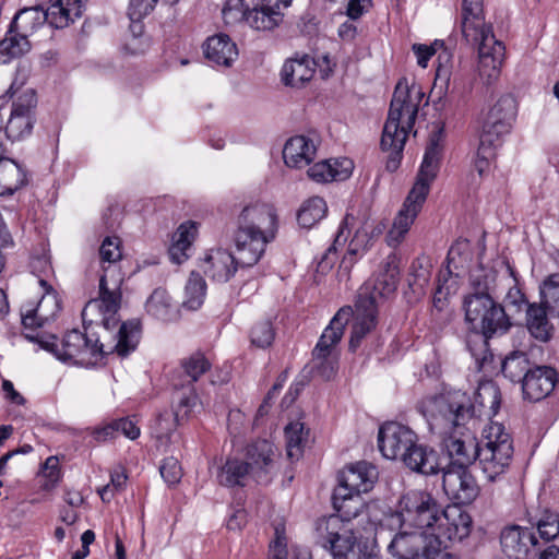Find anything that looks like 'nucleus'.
Instances as JSON below:
<instances>
[{
	"mask_svg": "<svg viewBox=\"0 0 559 559\" xmlns=\"http://www.w3.org/2000/svg\"><path fill=\"white\" fill-rule=\"evenodd\" d=\"M287 544L284 527H275V539L270 544L269 559H286Z\"/></svg>",
	"mask_w": 559,
	"mask_h": 559,
	"instance_id": "obj_60",
	"label": "nucleus"
},
{
	"mask_svg": "<svg viewBox=\"0 0 559 559\" xmlns=\"http://www.w3.org/2000/svg\"><path fill=\"white\" fill-rule=\"evenodd\" d=\"M252 478L250 466L238 457L227 459L217 473V481L225 487H243Z\"/></svg>",
	"mask_w": 559,
	"mask_h": 559,
	"instance_id": "obj_39",
	"label": "nucleus"
},
{
	"mask_svg": "<svg viewBox=\"0 0 559 559\" xmlns=\"http://www.w3.org/2000/svg\"><path fill=\"white\" fill-rule=\"evenodd\" d=\"M332 502L337 514L321 518L316 522L314 540L319 544V530L330 521L336 522L338 525L337 537L330 538L333 546H338L343 537H347L350 544V552L357 540L355 525L353 520L365 514L368 518L367 509L361 495L349 491L346 487H335L332 496Z\"/></svg>",
	"mask_w": 559,
	"mask_h": 559,
	"instance_id": "obj_8",
	"label": "nucleus"
},
{
	"mask_svg": "<svg viewBox=\"0 0 559 559\" xmlns=\"http://www.w3.org/2000/svg\"><path fill=\"white\" fill-rule=\"evenodd\" d=\"M242 19L253 29L272 31L283 21L278 1L260 0L242 12Z\"/></svg>",
	"mask_w": 559,
	"mask_h": 559,
	"instance_id": "obj_26",
	"label": "nucleus"
},
{
	"mask_svg": "<svg viewBox=\"0 0 559 559\" xmlns=\"http://www.w3.org/2000/svg\"><path fill=\"white\" fill-rule=\"evenodd\" d=\"M183 392H178L174 396L173 415L177 421H187L192 409L198 403V394L194 388H186Z\"/></svg>",
	"mask_w": 559,
	"mask_h": 559,
	"instance_id": "obj_49",
	"label": "nucleus"
},
{
	"mask_svg": "<svg viewBox=\"0 0 559 559\" xmlns=\"http://www.w3.org/2000/svg\"><path fill=\"white\" fill-rule=\"evenodd\" d=\"M201 269L212 281L228 282L236 273L238 266L249 267L239 261V253L233 255L226 249L210 250L201 262Z\"/></svg>",
	"mask_w": 559,
	"mask_h": 559,
	"instance_id": "obj_22",
	"label": "nucleus"
},
{
	"mask_svg": "<svg viewBox=\"0 0 559 559\" xmlns=\"http://www.w3.org/2000/svg\"><path fill=\"white\" fill-rule=\"evenodd\" d=\"M197 236V225L193 222L182 223L173 236L169 257L173 262L181 264L189 257L192 242Z\"/></svg>",
	"mask_w": 559,
	"mask_h": 559,
	"instance_id": "obj_40",
	"label": "nucleus"
},
{
	"mask_svg": "<svg viewBox=\"0 0 559 559\" xmlns=\"http://www.w3.org/2000/svg\"><path fill=\"white\" fill-rule=\"evenodd\" d=\"M408 528H401L394 535L388 549L390 554L397 559H423L426 549L430 546L428 542L429 536L426 532L407 531Z\"/></svg>",
	"mask_w": 559,
	"mask_h": 559,
	"instance_id": "obj_24",
	"label": "nucleus"
},
{
	"mask_svg": "<svg viewBox=\"0 0 559 559\" xmlns=\"http://www.w3.org/2000/svg\"><path fill=\"white\" fill-rule=\"evenodd\" d=\"M206 295V283L198 272H191L185 286L183 306L190 310L199 309Z\"/></svg>",
	"mask_w": 559,
	"mask_h": 559,
	"instance_id": "obj_46",
	"label": "nucleus"
},
{
	"mask_svg": "<svg viewBox=\"0 0 559 559\" xmlns=\"http://www.w3.org/2000/svg\"><path fill=\"white\" fill-rule=\"evenodd\" d=\"M473 292L465 296L463 309L465 321L473 332L467 341V346L476 360L485 359L472 343H479L480 352H485L488 340L497 334L507 333L512 323L502 305L497 302L489 294L487 281H481L480 275L472 277Z\"/></svg>",
	"mask_w": 559,
	"mask_h": 559,
	"instance_id": "obj_2",
	"label": "nucleus"
},
{
	"mask_svg": "<svg viewBox=\"0 0 559 559\" xmlns=\"http://www.w3.org/2000/svg\"><path fill=\"white\" fill-rule=\"evenodd\" d=\"M275 338V329L269 318L261 319L254 323L250 331L251 344L259 348H266L272 345Z\"/></svg>",
	"mask_w": 559,
	"mask_h": 559,
	"instance_id": "obj_53",
	"label": "nucleus"
},
{
	"mask_svg": "<svg viewBox=\"0 0 559 559\" xmlns=\"http://www.w3.org/2000/svg\"><path fill=\"white\" fill-rule=\"evenodd\" d=\"M423 97L420 86L409 85L405 78L399 80L380 142L381 148L390 152L385 165L389 171H395L400 166L408 132L415 124Z\"/></svg>",
	"mask_w": 559,
	"mask_h": 559,
	"instance_id": "obj_3",
	"label": "nucleus"
},
{
	"mask_svg": "<svg viewBox=\"0 0 559 559\" xmlns=\"http://www.w3.org/2000/svg\"><path fill=\"white\" fill-rule=\"evenodd\" d=\"M287 456L292 460L299 459L302 454L304 442L306 441L305 427L302 423H290L285 428Z\"/></svg>",
	"mask_w": 559,
	"mask_h": 559,
	"instance_id": "obj_50",
	"label": "nucleus"
},
{
	"mask_svg": "<svg viewBox=\"0 0 559 559\" xmlns=\"http://www.w3.org/2000/svg\"><path fill=\"white\" fill-rule=\"evenodd\" d=\"M29 269L31 272L38 278L39 285L47 289V278L52 273V266L49 257L45 253L32 257L29 261Z\"/></svg>",
	"mask_w": 559,
	"mask_h": 559,
	"instance_id": "obj_57",
	"label": "nucleus"
},
{
	"mask_svg": "<svg viewBox=\"0 0 559 559\" xmlns=\"http://www.w3.org/2000/svg\"><path fill=\"white\" fill-rule=\"evenodd\" d=\"M400 262L401 259L396 253H390L381 263L379 273L374 283L366 284L360 289H368L376 297V305L392 293H394L400 283Z\"/></svg>",
	"mask_w": 559,
	"mask_h": 559,
	"instance_id": "obj_25",
	"label": "nucleus"
},
{
	"mask_svg": "<svg viewBox=\"0 0 559 559\" xmlns=\"http://www.w3.org/2000/svg\"><path fill=\"white\" fill-rule=\"evenodd\" d=\"M354 164L349 158L325 159L312 165L307 174L309 178L319 183L341 181L349 178Z\"/></svg>",
	"mask_w": 559,
	"mask_h": 559,
	"instance_id": "obj_33",
	"label": "nucleus"
},
{
	"mask_svg": "<svg viewBox=\"0 0 559 559\" xmlns=\"http://www.w3.org/2000/svg\"><path fill=\"white\" fill-rule=\"evenodd\" d=\"M146 312L157 320L167 322L175 320L178 316L176 305L167 290L156 288L146 301Z\"/></svg>",
	"mask_w": 559,
	"mask_h": 559,
	"instance_id": "obj_43",
	"label": "nucleus"
},
{
	"mask_svg": "<svg viewBox=\"0 0 559 559\" xmlns=\"http://www.w3.org/2000/svg\"><path fill=\"white\" fill-rule=\"evenodd\" d=\"M502 552L509 559H535L542 549L533 527L510 524L504 526L499 535Z\"/></svg>",
	"mask_w": 559,
	"mask_h": 559,
	"instance_id": "obj_10",
	"label": "nucleus"
},
{
	"mask_svg": "<svg viewBox=\"0 0 559 559\" xmlns=\"http://www.w3.org/2000/svg\"><path fill=\"white\" fill-rule=\"evenodd\" d=\"M415 440H417L416 433L396 421L383 424L378 433L379 450L384 457L390 460L401 459L405 455Z\"/></svg>",
	"mask_w": 559,
	"mask_h": 559,
	"instance_id": "obj_21",
	"label": "nucleus"
},
{
	"mask_svg": "<svg viewBox=\"0 0 559 559\" xmlns=\"http://www.w3.org/2000/svg\"><path fill=\"white\" fill-rule=\"evenodd\" d=\"M501 393L499 388L487 382L480 384L475 393L474 402L466 405L463 401L450 400L445 396H435L424 400L418 408L427 418L429 424L439 425V421L445 425H460L465 419L475 417L491 418L500 409Z\"/></svg>",
	"mask_w": 559,
	"mask_h": 559,
	"instance_id": "obj_5",
	"label": "nucleus"
},
{
	"mask_svg": "<svg viewBox=\"0 0 559 559\" xmlns=\"http://www.w3.org/2000/svg\"><path fill=\"white\" fill-rule=\"evenodd\" d=\"M500 145V142L479 136V145L474 162V168L479 176H483L489 170L490 162L496 157V151Z\"/></svg>",
	"mask_w": 559,
	"mask_h": 559,
	"instance_id": "obj_52",
	"label": "nucleus"
},
{
	"mask_svg": "<svg viewBox=\"0 0 559 559\" xmlns=\"http://www.w3.org/2000/svg\"><path fill=\"white\" fill-rule=\"evenodd\" d=\"M515 100L510 95L501 96L488 110L479 136L502 143V138L511 131L515 119Z\"/></svg>",
	"mask_w": 559,
	"mask_h": 559,
	"instance_id": "obj_16",
	"label": "nucleus"
},
{
	"mask_svg": "<svg viewBox=\"0 0 559 559\" xmlns=\"http://www.w3.org/2000/svg\"><path fill=\"white\" fill-rule=\"evenodd\" d=\"M472 530L471 514L460 506H448L440 512L438 525L433 528V538L439 543L462 542L471 535Z\"/></svg>",
	"mask_w": 559,
	"mask_h": 559,
	"instance_id": "obj_18",
	"label": "nucleus"
},
{
	"mask_svg": "<svg viewBox=\"0 0 559 559\" xmlns=\"http://www.w3.org/2000/svg\"><path fill=\"white\" fill-rule=\"evenodd\" d=\"M159 472L164 480L169 485L179 483L182 476L181 466L175 457L165 459L160 465Z\"/></svg>",
	"mask_w": 559,
	"mask_h": 559,
	"instance_id": "obj_59",
	"label": "nucleus"
},
{
	"mask_svg": "<svg viewBox=\"0 0 559 559\" xmlns=\"http://www.w3.org/2000/svg\"><path fill=\"white\" fill-rule=\"evenodd\" d=\"M124 276L120 267H104V273L99 280L98 298L90 300L82 311L83 320H86L88 312L99 309L102 322L97 325L98 330L107 328L112 333L124 322H120L118 311L121 307V286Z\"/></svg>",
	"mask_w": 559,
	"mask_h": 559,
	"instance_id": "obj_9",
	"label": "nucleus"
},
{
	"mask_svg": "<svg viewBox=\"0 0 559 559\" xmlns=\"http://www.w3.org/2000/svg\"><path fill=\"white\" fill-rule=\"evenodd\" d=\"M85 333L78 329L67 332L59 341L55 335L35 336L41 348L52 353L58 359L80 366H94L107 355L126 357L135 350L140 341V322L127 321L112 333L107 328L99 332L85 326Z\"/></svg>",
	"mask_w": 559,
	"mask_h": 559,
	"instance_id": "obj_1",
	"label": "nucleus"
},
{
	"mask_svg": "<svg viewBox=\"0 0 559 559\" xmlns=\"http://www.w3.org/2000/svg\"><path fill=\"white\" fill-rule=\"evenodd\" d=\"M92 435L97 442H106L118 436L114 420L102 427L94 428Z\"/></svg>",
	"mask_w": 559,
	"mask_h": 559,
	"instance_id": "obj_64",
	"label": "nucleus"
},
{
	"mask_svg": "<svg viewBox=\"0 0 559 559\" xmlns=\"http://www.w3.org/2000/svg\"><path fill=\"white\" fill-rule=\"evenodd\" d=\"M442 488L452 506L471 504L479 496L480 488L468 468L448 466L442 474Z\"/></svg>",
	"mask_w": 559,
	"mask_h": 559,
	"instance_id": "obj_14",
	"label": "nucleus"
},
{
	"mask_svg": "<svg viewBox=\"0 0 559 559\" xmlns=\"http://www.w3.org/2000/svg\"><path fill=\"white\" fill-rule=\"evenodd\" d=\"M548 316L549 312L547 308L540 304L533 302L527 305L525 309V322L528 332L535 340L543 343L548 342L555 331Z\"/></svg>",
	"mask_w": 559,
	"mask_h": 559,
	"instance_id": "obj_35",
	"label": "nucleus"
},
{
	"mask_svg": "<svg viewBox=\"0 0 559 559\" xmlns=\"http://www.w3.org/2000/svg\"><path fill=\"white\" fill-rule=\"evenodd\" d=\"M461 32L465 39H476L478 35L492 31L486 24L484 14V0H462Z\"/></svg>",
	"mask_w": 559,
	"mask_h": 559,
	"instance_id": "obj_30",
	"label": "nucleus"
},
{
	"mask_svg": "<svg viewBox=\"0 0 559 559\" xmlns=\"http://www.w3.org/2000/svg\"><path fill=\"white\" fill-rule=\"evenodd\" d=\"M407 467L412 471L432 475L438 473V464L436 461V453L432 450H428L426 447L418 444L417 440L409 447V451L401 457Z\"/></svg>",
	"mask_w": 559,
	"mask_h": 559,
	"instance_id": "obj_38",
	"label": "nucleus"
},
{
	"mask_svg": "<svg viewBox=\"0 0 559 559\" xmlns=\"http://www.w3.org/2000/svg\"><path fill=\"white\" fill-rule=\"evenodd\" d=\"M158 0H129L128 16L131 22H140L156 7Z\"/></svg>",
	"mask_w": 559,
	"mask_h": 559,
	"instance_id": "obj_58",
	"label": "nucleus"
},
{
	"mask_svg": "<svg viewBox=\"0 0 559 559\" xmlns=\"http://www.w3.org/2000/svg\"><path fill=\"white\" fill-rule=\"evenodd\" d=\"M346 229H347V227H346V219H345L342 222V224L338 228V231L334 238L333 243L328 248L324 255L322 257V259L319 262L318 267L322 272L330 270L333 266V264L335 263V261L337 259L336 252H337L338 248H343L348 239L349 230H347L345 233Z\"/></svg>",
	"mask_w": 559,
	"mask_h": 559,
	"instance_id": "obj_54",
	"label": "nucleus"
},
{
	"mask_svg": "<svg viewBox=\"0 0 559 559\" xmlns=\"http://www.w3.org/2000/svg\"><path fill=\"white\" fill-rule=\"evenodd\" d=\"M182 424V421L176 420L175 416L173 415V412H164L159 414L156 420V431L158 433V437L168 438L177 429V427Z\"/></svg>",
	"mask_w": 559,
	"mask_h": 559,
	"instance_id": "obj_61",
	"label": "nucleus"
},
{
	"mask_svg": "<svg viewBox=\"0 0 559 559\" xmlns=\"http://www.w3.org/2000/svg\"><path fill=\"white\" fill-rule=\"evenodd\" d=\"M314 71V61L309 56L290 59L283 66L282 81L285 85L301 87L312 79Z\"/></svg>",
	"mask_w": 559,
	"mask_h": 559,
	"instance_id": "obj_36",
	"label": "nucleus"
},
{
	"mask_svg": "<svg viewBox=\"0 0 559 559\" xmlns=\"http://www.w3.org/2000/svg\"><path fill=\"white\" fill-rule=\"evenodd\" d=\"M211 368L212 364L205 354L197 350L180 360L178 377L174 379L173 385L176 390L193 388V383L199 381Z\"/></svg>",
	"mask_w": 559,
	"mask_h": 559,
	"instance_id": "obj_31",
	"label": "nucleus"
},
{
	"mask_svg": "<svg viewBox=\"0 0 559 559\" xmlns=\"http://www.w3.org/2000/svg\"><path fill=\"white\" fill-rule=\"evenodd\" d=\"M114 423L118 435L121 433L131 440H134L140 436V428L131 418H119L114 420Z\"/></svg>",
	"mask_w": 559,
	"mask_h": 559,
	"instance_id": "obj_63",
	"label": "nucleus"
},
{
	"mask_svg": "<svg viewBox=\"0 0 559 559\" xmlns=\"http://www.w3.org/2000/svg\"><path fill=\"white\" fill-rule=\"evenodd\" d=\"M528 522L530 527H533L535 533L537 532L538 539L544 544L554 540L559 536V513L545 509L540 513L531 515Z\"/></svg>",
	"mask_w": 559,
	"mask_h": 559,
	"instance_id": "obj_42",
	"label": "nucleus"
},
{
	"mask_svg": "<svg viewBox=\"0 0 559 559\" xmlns=\"http://www.w3.org/2000/svg\"><path fill=\"white\" fill-rule=\"evenodd\" d=\"M466 41L477 46L480 80L486 85L493 84L500 76L504 57L503 44L496 39L492 31L478 35L476 39H466Z\"/></svg>",
	"mask_w": 559,
	"mask_h": 559,
	"instance_id": "obj_11",
	"label": "nucleus"
},
{
	"mask_svg": "<svg viewBox=\"0 0 559 559\" xmlns=\"http://www.w3.org/2000/svg\"><path fill=\"white\" fill-rule=\"evenodd\" d=\"M350 318H355L353 324L349 349L355 352L361 344V341L370 333L377 324L378 306L376 305V297L372 296L368 289H359L355 310H353Z\"/></svg>",
	"mask_w": 559,
	"mask_h": 559,
	"instance_id": "obj_19",
	"label": "nucleus"
},
{
	"mask_svg": "<svg viewBox=\"0 0 559 559\" xmlns=\"http://www.w3.org/2000/svg\"><path fill=\"white\" fill-rule=\"evenodd\" d=\"M440 512L436 500L432 501V506L427 507L421 513L415 516L414 523H407L406 528H413L417 532H426V535L433 537V528L437 527L439 522Z\"/></svg>",
	"mask_w": 559,
	"mask_h": 559,
	"instance_id": "obj_51",
	"label": "nucleus"
},
{
	"mask_svg": "<svg viewBox=\"0 0 559 559\" xmlns=\"http://www.w3.org/2000/svg\"><path fill=\"white\" fill-rule=\"evenodd\" d=\"M427 197L428 194L420 186L411 189L385 236L389 247L396 248L403 242L420 213Z\"/></svg>",
	"mask_w": 559,
	"mask_h": 559,
	"instance_id": "obj_12",
	"label": "nucleus"
},
{
	"mask_svg": "<svg viewBox=\"0 0 559 559\" xmlns=\"http://www.w3.org/2000/svg\"><path fill=\"white\" fill-rule=\"evenodd\" d=\"M326 211L328 206L322 198H310L304 202L300 210L298 211V224L304 228H311L325 216Z\"/></svg>",
	"mask_w": 559,
	"mask_h": 559,
	"instance_id": "obj_45",
	"label": "nucleus"
},
{
	"mask_svg": "<svg viewBox=\"0 0 559 559\" xmlns=\"http://www.w3.org/2000/svg\"><path fill=\"white\" fill-rule=\"evenodd\" d=\"M467 260L463 257L462 243L452 246L447 255V265L438 274L437 286L433 293V306L442 310L448 297L455 294L459 288V278L462 272L459 270Z\"/></svg>",
	"mask_w": 559,
	"mask_h": 559,
	"instance_id": "obj_17",
	"label": "nucleus"
},
{
	"mask_svg": "<svg viewBox=\"0 0 559 559\" xmlns=\"http://www.w3.org/2000/svg\"><path fill=\"white\" fill-rule=\"evenodd\" d=\"M353 314L352 307H342L324 329L312 350V372L323 380H331L337 372L340 349L345 326Z\"/></svg>",
	"mask_w": 559,
	"mask_h": 559,
	"instance_id": "obj_7",
	"label": "nucleus"
},
{
	"mask_svg": "<svg viewBox=\"0 0 559 559\" xmlns=\"http://www.w3.org/2000/svg\"><path fill=\"white\" fill-rule=\"evenodd\" d=\"M478 464L486 479L493 483L509 469L513 457V439L504 426L491 421L483 430Z\"/></svg>",
	"mask_w": 559,
	"mask_h": 559,
	"instance_id": "obj_6",
	"label": "nucleus"
},
{
	"mask_svg": "<svg viewBox=\"0 0 559 559\" xmlns=\"http://www.w3.org/2000/svg\"><path fill=\"white\" fill-rule=\"evenodd\" d=\"M317 143L306 135H296L287 140L283 148V158L288 167L302 168L316 157Z\"/></svg>",
	"mask_w": 559,
	"mask_h": 559,
	"instance_id": "obj_32",
	"label": "nucleus"
},
{
	"mask_svg": "<svg viewBox=\"0 0 559 559\" xmlns=\"http://www.w3.org/2000/svg\"><path fill=\"white\" fill-rule=\"evenodd\" d=\"M556 381L557 373L555 369L546 366L533 368L531 372L526 373L522 383L524 399L532 402L545 399L552 392Z\"/></svg>",
	"mask_w": 559,
	"mask_h": 559,
	"instance_id": "obj_28",
	"label": "nucleus"
},
{
	"mask_svg": "<svg viewBox=\"0 0 559 559\" xmlns=\"http://www.w3.org/2000/svg\"><path fill=\"white\" fill-rule=\"evenodd\" d=\"M60 311V304L49 286L47 294L44 295L36 306L26 305L22 308V323L25 329L40 328L48 321L55 319L57 313Z\"/></svg>",
	"mask_w": 559,
	"mask_h": 559,
	"instance_id": "obj_29",
	"label": "nucleus"
},
{
	"mask_svg": "<svg viewBox=\"0 0 559 559\" xmlns=\"http://www.w3.org/2000/svg\"><path fill=\"white\" fill-rule=\"evenodd\" d=\"M120 239L118 237H106L99 248V257L102 260V269L104 267H120L117 263L122 258L120 248Z\"/></svg>",
	"mask_w": 559,
	"mask_h": 559,
	"instance_id": "obj_55",
	"label": "nucleus"
},
{
	"mask_svg": "<svg viewBox=\"0 0 559 559\" xmlns=\"http://www.w3.org/2000/svg\"><path fill=\"white\" fill-rule=\"evenodd\" d=\"M432 264L428 257L416 258L411 265L409 286L414 292L424 290L431 277Z\"/></svg>",
	"mask_w": 559,
	"mask_h": 559,
	"instance_id": "obj_48",
	"label": "nucleus"
},
{
	"mask_svg": "<svg viewBox=\"0 0 559 559\" xmlns=\"http://www.w3.org/2000/svg\"><path fill=\"white\" fill-rule=\"evenodd\" d=\"M277 230L278 216L272 204L257 202L245 206L238 216L234 236L239 261L248 266L257 264Z\"/></svg>",
	"mask_w": 559,
	"mask_h": 559,
	"instance_id": "obj_4",
	"label": "nucleus"
},
{
	"mask_svg": "<svg viewBox=\"0 0 559 559\" xmlns=\"http://www.w3.org/2000/svg\"><path fill=\"white\" fill-rule=\"evenodd\" d=\"M37 106L36 93L33 88L26 90L13 103L11 116L5 126V134L11 140H20L29 135L34 127V111Z\"/></svg>",
	"mask_w": 559,
	"mask_h": 559,
	"instance_id": "obj_20",
	"label": "nucleus"
},
{
	"mask_svg": "<svg viewBox=\"0 0 559 559\" xmlns=\"http://www.w3.org/2000/svg\"><path fill=\"white\" fill-rule=\"evenodd\" d=\"M540 305L546 307L549 316L559 318V274H550L540 285Z\"/></svg>",
	"mask_w": 559,
	"mask_h": 559,
	"instance_id": "obj_47",
	"label": "nucleus"
},
{
	"mask_svg": "<svg viewBox=\"0 0 559 559\" xmlns=\"http://www.w3.org/2000/svg\"><path fill=\"white\" fill-rule=\"evenodd\" d=\"M442 152L443 130L440 128L437 131H433L429 136L424 159L413 187L420 186L425 190L426 194L429 193L430 185L437 177L440 168Z\"/></svg>",
	"mask_w": 559,
	"mask_h": 559,
	"instance_id": "obj_23",
	"label": "nucleus"
},
{
	"mask_svg": "<svg viewBox=\"0 0 559 559\" xmlns=\"http://www.w3.org/2000/svg\"><path fill=\"white\" fill-rule=\"evenodd\" d=\"M452 426L453 431L443 441L444 449L452 461L449 466L467 468L478 457L480 441L469 428L464 426V421Z\"/></svg>",
	"mask_w": 559,
	"mask_h": 559,
	"instance_id": "obj_15",
	"label": "nucleus"
},
{
	"mask_svg": "<svg viewBox=\"0 0 559 559\" xmlns=\"http://www.w3.org/2000/svg\"><path fill=\"white\" fill-rule=\"evenodd\" d=\"M44 476L47 478L45 488L53 487L60 480V467L57 456H49L44 463Z\"/></svg>",
	"mask_w": 559,
	"mask_h": 559,
	"instance_id": "obj_62",
	"label": "nucleus"
},
{
	"mask_svg": "<svg viewBox=\"0 0 559 559\" xmlns=\"http://www.w3.org/2000/svg\"><path fill=\"white\" fill-rule=\"evenodd\" d=\"M370 239L371 237H369L365 227L357 229L353 239L348 243L346 254L342 260V264L353 265L357 257L365 252Z\"/></svg>",
	"mask_w": 559,
	"mask_h": 559,
	"instance_id": "obj_56",
	"label": "nucleus"
},
{
	"mask_svg": "<svg viewBox=\"0 0 559 559\" xmlns=\"http://www.w3.org/2000/svg\"><path fill=\"white\" fill-rule=\"evenodd\" d=\"M280 457L276 447L265 439L255 440L245 449V461L258 483L266 484L271 480L277 471Z\"/></svg>",
	"mask_w": 559,
	"mask_h": 559,
	"instance_id": "obj_13",
	"label": "nucleus"
},
{
	"mask_svg": "<svg viewBox=\"0 0 559 559\" xmlns=\"http://www.w3.org/2000/svg\"><path fill=\"white\" fill-rule=\"evenodd\" d=\"M378 473L374 466L367 462H358L346 466L338 473V485L349 491L361 495L372 489Z\"/></svg>",
	"mask_w": 559,
	"mask_h": 559,
	"instance_id": "obj_27",
	"label": "nucleus"
},
{
	"mask_svg": "<svg viewBox=\"0 0 559 559\" xmlns=\"http://www.w3.org/2000/svg\"><path fill=\"white\" fill-rule=\"evenodd\" d=\"M29 50L31 43L28 36L9 26L4 38L0 40V64L8 63L14 58H20Z\"/></svg>",
	"mask_w": 559,
	"mask_h": 559,
	"instance_id": "obj_41",
	"label": "nucleus"
},
{
	"mask_svg": "<svg viewBox=\"0 0 559 559\" xmlns=\"http://www.w3.org/2000/svg\"><path fill=\"white\" fill-rule=\"evenodd\" d=\"M203 49L205 58L217 66L230 67L238 57L236 44L226 34L209 37Z\"/></svg>",
	"mask_w": 559,
	"mask_h": 559,
	"instance_id": "obj_34",
	"label": "nucleus"
},
{
	"mask_svg": "<svg viewBox=\"0 0 559 559\" xmlns=\"http://www.w3.org/2000/svg\"><path fill=\"white\" fill-rule=\"evenodd\" d=\"M531 364L526 353L512 352L502 361L501 371L506 378L512 382H521L525 380L526 373L531 372Z\"/></svg>",
	"mask_w": 559,
	"mask_h": 559,
	"instance_id": "obj_44",
	"label": "nucleus"
},
{
	"mask_svg": "<svg viewBox=\"0 0 559 559\" xmlns=\"http://www.w3.org/2000/svg\"><path fill=\"white\" fill-rule=\"evenodd\" d=\"M435 499L426 491L411 490L400 500L399 516L401 528H406L407 523H414L415 516L419 515L424 509L432 506Z\"/></svg>",
	"mask_w": 559,
	"mask_h": 559,
	"instance_id": "obj_37",
	"label": "nucleus"
}]
</instances>
